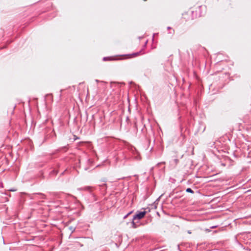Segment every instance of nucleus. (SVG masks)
Wrapping results in <instances>:
<instances>
[{
	"label": "nucleus",
	"instance_id": "obj_9",
	"mask_svg": "<svg viewBox=\"0 0 251 251\" xmlns=\"http://www.w3.org/2000/svg\"><path fill=\"white\" fill-rule=\"evenodd\" d=\"M103 60L104 61H107V60H110V57H103Z\"/></svg>",
	"mask_w": 251,
	"mask_h": 251
},
{
	"label": "nucleus",
	"instance_id": "obj_18",
	"mask_svg": "<svg viewBox=\"0 0 251 251\" xmlns=\"http://www.w3.org/2000/svg\"><path fill=\"white\" fill-rule=\"evenodd\" d=\"M50 131H51V132L53 131L51 129H50Z\"/></svg>",
	"mask_w": 251,
	"mask_h": 251
},
{
	"label": "nucleus",
	"instance_id": "obj_6",
	"mask_svg": "<svg viewBox=\"0 0 251 251\" xmlns=\"http://www.w3.org/2000/svg\"><path fill=\"white\" fill-rule=\"evenodd\" d=\"M57 174V172L55 170H52L50 173V175L51 176H54L56 175Z\"/></svg>",
	"mask_w": 251,
	"mask_h": 251
},
{
	"label": "nucleus",
	"instance_id": "obj_16",
	"mask_svg": "<svg viewBox=\"0 0 251 251\" xmlns=\"http://www.w3.org/2000/svg\"><path fill=\"white\" fill-rule=\"evenodd\" d=\"M172 29V28L170 26L167 27V29L169 30V29Z\"/></svg>",
	"mask_w": 251,
	"mask_h": 251
},
{
	"label": "nucleus",
	"instance_id": "obj_10",
	"mask_svg": "<svg viewBox=\"0 0 251 251\" xmlns=\"http://www.w3.org/2000/svg\"><path fill=\"white\" fill-rule=\"evenodd\" d=\"M140 52H137L133 54L134 56H138L140 54Z\"/></svg>",
	"mask_w": 251,
	"mask_h": 251
},
{
	"label": "nucleus",
	"instance_id": "obj_12",
	"mask_svg": "<svg viewBox=\"0 0 251 251\" xmlns=\"http://www.w3.org/2000/svg\"><path fill=\"white\" fill-rule=\"evenodd\" d=\"M165 164V162H160V163H158L157 164V166H159L160 164Z\"/></svg>",
	"mask_w": 251,
	"mask_h": 251
},
{
	"label": "nucleus",
	"instance_id": "obj_8",
	"mask_svg": "<svg viewBox=\"0 0 251 251\" xmlns=\"http://www.w3.org/2000/svg\"><path fill=\"white\" fill-rule=\"evenodd\" d=\"M132 213V211H130L129 212H128L127 214H126L124 217V219H126V218L130 214H131Z\"/></svg>",
	"mask_w": 251,
	"mask_h": 251
},
{
	"label": "nucleus",
	"instance_id": "obj_7",
	"mask_svg": "<svg viewBox=\"0 0 251 251\" xmlns=\"http://www.w3.org/2000/svg\"><path fill=\"white\" fill-rule=\"evenodd\" d=\"M83 190H87V191H90L91 189V187L89 186H86L83 188Z\"/></svg>",
	"mask_w": 251,
	"mask_h": 251
},
{
	"label": "nucleus",
	"instance_id": "obj_4",
	"mask_svg": "<svg viewBox=\"0 0 251 251\" xmlns=\"http://www.w3.org/2000/svg\"><path fill=\"white\" fill-rule=\"evenodd\" d=\"M136 223L137 222H135V220H133V218H132L131 223H132V227L133 228H137L138 227V225L136 224Z\"/></svg>",
	"mask_w": 251,
	"mask_h": 251
},
{
	"label": "nucleus",
	"instance_id": "obj_14",
	"mask_svg": "<svg viewBox=\"0 0 251 251\" xmlns=\"http://www.w3.org/2000/svg\"><path fill=\"white\" fill-rule=\"evenodd\" d=\"M80 239H81V240H85V239H86V238H85V237H81V238H80Z\"/></svg>",
	"mask_w": 251,
	"mask_h": 251
},
{
	"label": "nucleus",
	"instance_id": "obj_5",
	"mask_svg": "<svg viewBox=\"0 0 251 251\" xmlns=\"http://www.w3.org/2000/svg\"><path fill=\"white\" fill-rule=\"evenodd\" d=\"M186 192H188V193H192V194H194V191L190 188H188L186 189Z\"/></svg>",
	"mask_w": 251,
	"mask_h": 251
},
{
	"label": "nucleus",
	"instance_id": "obj_17",
	"mask_svg": "<svg viewBox=\"0 0 251 251\" xmlns=\"http://www.w3.org/2000/svg\"><path fill=\"white\" fill-rule=\"evenodd\" d=\"M95 81H96L97 82H98L99 81V80H98V79H96V80H95Z\"/></svg>",
	"mask_w": 251,
	"mask_h": 251
},
{
	"label": "nucleus",
	"instance_id": "obj_1",
	"mask_svg": "<svg viewBox=\"0 0 251 251\" xmlns=\"http://www.w3.org/2000/svg\"><path fill=\"white\" fill-rule=\"evenodd\" d=\"M146 211H137L136 213L133 216V220H136L137 219L138 220H140L141 219H142L144 216L145 215H146Z\"/></svg>",
	"mask_w": 251,
	"mask_h": 251
},
{
	"label": "nucleus",
	"instance_id": "obj_13",
	"mask_svg": "<svg viewBox=\"0 0 251 251\" xmlns=\"http://www.w3.org/2000/svg\"><path fill=\"white\" fill-rule=\"evenodd\" d=\"M9 191H12V192H14V191H16V189H10Z\"/></svg>",
	"mask_w": 251,
	"mask_h": 251
},
{
	"label": "nucleus",
	"instance_id": "obj_2",
	"mask_svg": "<svg viewBox=\"0 0 251 251\" xmlns=\"http://www.w3.org/2000/svg\"><path fill=\"white\" fill-rule=\"evenodd\" d=\"M178 162L179 160L176 158V157L175 158L172 159V163L175 165V166L178 164Z\"/></svg>",
	"mask_w": 251,
	"mask_h": 251
},
{
	"label": "nucleus",
	"instance_id": "obj_15",
	"mask_svg": "<svg viewBox=\"0 0 251 251\" xmlns=\"http://www.w3.org/2000/svg\"><path fill=\"white\" fill-rule=\"evenodd\" d=\"M70 229L73 230V231L75 230V228L73 227H71Z\"/></svg>",
	"mask_w": 251,
	"mask_h": 251
},
{
	"label": "nucleus",
	"instance_id": "obj_11",
	"mask_svg": "<svg viewBox=\"0 0 251 251\" xmlns=\"http://www.w3.org/2000/svg\"><path fill=\"white\" fill-rule=\"evenodd\" d=\"M174 33H175L174 29H172V31H171L170 32H169V34H174Z\"/></svg>",
	"mask_w": 251,
	"mask_h": 251
},
{
	"label": "nucleus",
	"instance_id": "obj_3",
	"mask_svg": "<svg viewBox=\"0 0 251 251\" xmlns=\"http://www.w3.org/2000/svg\"><path fill=\"white\" fill-rule=\"evenodd\" d=\"M34 195H40L41 196V198L43 199H46V195L45 194H43V193H35V194H34Z\"/></svg>",
	"mask_w": 251,
	"mask_h": 251
}]
</instances>
